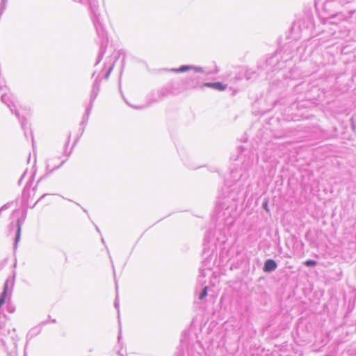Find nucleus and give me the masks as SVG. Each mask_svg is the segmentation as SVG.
I'll return each mask as SVG.
<instances>
[{
	"mask_svg": "<svg viewBox=\"0 0 356 356\" xmlns=\"http://www.w3.org/2000/svg\"><path fill=\"white\" fill-rule=\"evenodd\" d=\"M238 153L236 161L240 162L241 166L231 169L222 188V197H219L212 216L213 220L218 225H222L228 228L235 222L238 202H243L248 196L246 188L250 185L248 170L255 159L253 151L243 146L238 147Z\"/></svg>",
	"mask_w": 356,
	"mask_h": 356,
	"instance_id": "1",
	"label": "nucleus"
},
{
	"mask_svg": "<svg viewBox=\"0 0 356 356\" xmlns=\"http://www.w3.org/2000/svg\"><path fill=\"white\" fill-rule=\"evenodd\" d=\"M75 2H79L82 5L86 6L88 8L90 18L95 28L97 35L99 39V50L95 65H98L102 60L108 45V36L105 30L104 26L102 23V15L99 9L98 0H73Z\"/></svg>",
	"mask_w": 356,
	"mask_h": 356,
	"instance_id": "2",
	"label": "nucleus"
},
{
	"mask_svg": "<svg viewBox=\"0 0 356 356\" xmlns=\"http://www.w3.org/2000/svg\"><path fill=\"white\" fill-rule=\"evenodd\" d=\"M119 88L121 95L124 100L125 101V102L130 107L139 110L144 109L152 104L159 103L162 102L165 98L169 96H175L180 93L179 84L170 81L160 88H155L151 90L146 96V104L136 106L131 105L128 102H127L121 90L120 83H119Z\"/></svg>",
	"mask_w": 356,
	"mask_h": 356,
	"instance_id": "3",
	"label": "nucleus"
},
{
	"mask_svg": "<svg viewBox=\"0 0 356 356\" xmlns=\"http://www.w3.org/2000/svg\"><path fill=\"white\" fill-rule=\"evenodd\" d=\"M203 347L196 333L185 330L180 340V349L176 356H201Z\"/></svg>",
	"mask_w": 356,
	"mask_h": 356,
	"instance_id": "4",
	"label": "nucleus"
},
{
	"mask_svg": "<svg viewBox=\"0 0 356 356\" xmlns=\"http://www.w3.org/2000/svg\"><path fill=\"white\" fill-rule=\"evenodd\" d=\"M19 340L16 330L8 323L0 322V348L8 356H17V343Z\"/></svg>",
	"mask_w": 356,
	"mask_h": 356,
	"instance_id": "5",
	"label": "nucleus"
},
{
	"mask_svg": "<svg viewBox=\"0 0 356 356\" xmlns=\"http://www.w3.org/2000/svg\"><path fill=\"white\" fill-rule=\"evenodd\" d=\"M313 28V16L310 13H306L293 23L290 29V39L297 40L301 38L302 33L309 31Z\"/></svg>",
	"mask_w": 356,
	"mask_h": 356,
	"instance_id": "6",
	"label": "nucleus"
},
{
	"mask_svg": "<svg viewBox=\"0 0 356 356\" xmlns=\"http://www.w3.org/2000/svg\"><path fill=\"white\" fill-rule=\"evenodd\" d=\"M280 56L277 51L261 58L257 63V68L267 76L283 69V62L280 60Z\"/></svg>",
	"mask_w": 356,
	"mask_h": 356,
	"instance_id": "7",
	"label": "nucleus"
},
{
	"mask_svg": "<svg viewBox=\"0 0 356 356\" xmlns=\"http://www.w3.org/2000/svg\"><path fill=\"white\" fill-rule=\"evenodd\" d=\"M1 101L2 103L6 104L11 111L13 114H14L17 118L19 120L22 129L24 132V135L27 137V131H26V125L27 120L24 117H21L19 112L17 111L16 106L15 97L13 94L3 93L1 95Z\"/></svg>",
	"mask_w": 356,
	"mask_h": 356,
	"instance_id": "8",
	"label": "nucleus"
},
{
	"mask_svg": "<svg viewBox=\"0 0 356 356\" xmlns=\"http://www.w3.org/2000/svg\"><path fill=\"white\" fill-rule=\"evenodd\" d=\"M304 48L300 46H298L296 42L290 41L282 47V49H277L276 51L279 53L280 56V60L283 62V67L284 68L288 62H290L293 58L294 50L300 51Z\"/></svg>",
	"mask_w": 356,
	"mask_h": 356,
	"instance_id": "9",
	"label": "nucleus"
},
{
	"mask_svg": "<svg viewBox=\"0 0 356 356\" xmlns=\"http://www.w3.org/2000/svg\"><path fill=\"white\" fill-rule=\"evenodd\" d=\"M304 48L300 46H298L296 42L290 41L282 47V49H277L276 51L279 53L280 56V60L283 62V67L284 68L288 62H290L293 58L294 50L300 51Z\"/></svg>",
	"mask_w": 356,
	"mask_h": 356,
	"instance_id": "10",
	"label": "nucleus"
},
{
	"mask_svg": "<svg viewBox=\"0 0 356 356\" xmlns=\"http://www.w3.org/2000/svg\"><path fill=\"white\" fill-rule=\"evenodd\" d=\"M212 266V257L210 255L204 259L202 266L200 268V275L197 278L198 284L203 285L206 283L204 278L209 274H213Z\"/></svg>",
	"mask_w": 356,
	"mask_h": 356,
	"instance_id": "11",
	"label": "nucleus"
},
{
	"mask_svg": "<svg viewBox=\"0 0 356 356\" xmlns=\"http://www.w3.org/2000/svg\"><path fill=\"white\" fill-rule=\"evenodd\" d=\"M15 279V272H13V277H8L3 284V291L0 294V309L3 305L5 304L8 296H11L13 288L14 286Z\"/></svg>",
	"mask_w": 356,
	"mask_h": 356,
	"instance_id": "12",
	"label": "nucleus"
},
{
	"mask_svg": "<svg viewBox=\"0 0 356 356\" xmlns=\"http://www.w3.org/2000/svg\"><path fill=\"white\" fill-rule=\"evenodd\" d=\"M26 214H27V209L26 208H24V209H23L22 216L20 218H17L16 225H15L14 222H11L10 224V229H13L15 226L16 227V233H15V241H14V244H13L15 249L17 248V243L20 240L22 226L26 220Z\"/></svg>",
	"mask_w": 356,
	"mask_h": 356,
	"instance_id": "13",
	"label": "nucleus"
},
{
	"mask_svg": "<svg viewBox=\"0 0 356 356\" xmlns=\"http://www.w3.org/2000/svg\"><path fill=\"white\" fill-rule=\"evenodd\" d=\"M170 70L175 73H184L190 70H193L194 74H204L206 75L208 74L204 68L192 65H183L178 68H172Z\"/></svg>",
	"mask_w": 356,
	"mask_h": 356,
	"instance_id": "14",
	"label": "nucleus"
},
{
	"mask_svg": "<svg viewBox=\"0 0 356 356\" xmlns=\"http://www.w3.org/2000/svg\"><path fill=\"white\" fill-rule=\"evenodd\" d=\"M355 13V10H350L348 12V15L343 12H339L335 14H331L330 17H328V22L332 24H337L340 21H343L350 18Z\"/></svg>",
	"mask_w": 356,
	"mask_h": 356,
	"instance_id": "15",
	"label": "nucleus"
},
{
	"mask_svg": "<svg viewBox=\"0 0 356 356\" xmlns=\"http://www.w3.org/2000/svg\"><path fill=\"white\" fill-rule=\"evenodd\" d=\"M203 79L198 75L193 74L186 77L184 80V84L188 88L195 89L202 88Z\"/></svg>",
	"mask_w": 356,
	"mask_h": 356,
	"instance_id": "16",
	"label": "nucleus"
},
{
	"mask_svg": "<svg viewBox=\"0 0 356 356\" xmlns=\"http://www.w3.org/2000/svg\"><path fill=\"white\" fill-rule=\"evenodd\" d=\"M235 254L236 256L234 258L229 259L231 270L238 268L244 261V254L241 253V250H236Z\"/></svg>",
	"mask_w": 356,
	"mask_h": 356,
	"instance_id": "17",
	"label": "nucleus"
},
{
	"mask_svg": "<svg viewBox=\"0 0 356 356\" xmlns=\"http://www.w3.org/2000/svg\"><path fill=\"white\" fill-rule=\"evenodd\" d=\"M48 323H49L48 320L42 321L36 326L30 329L29 331L28 332V333L26 334V343H28L33 337L38 335L41 332V331L42 330V327L45 325H47Z\"/></svg>",
	"mask_w": 356,
	"mask_h": 356,
	"instance_id": "18",
	"label": "nucleus"
},
{
	"mask_svg": "<svg viewBox=\"0 0 356 356\" xmlns=\"http://www.w3.org/2000/svg\"><path fill=\"white\" fill-rule=\"evenodd\" d=\"M277 268V262L273 259H268L264 263L263 270L265 273H270Z\"/></svg>",
	"mask_w": 356,
	"mask_h": 356,
	"instance_id": "19",
	"label": "nucleus"
},
{
	"mask_svg": "<svg viewBox=\"0 0 356 356\" xmlns=\"http://www.w3.org/2000/svg\"><path fill=\"white\" fill-rule=\"evenodd\" d=\"M100 83H101V79L98 76L95 79L94 83L92 86L90 98L91 99V102H94L98 95L99 91L100 90Z\"/></svg>",
	"mask_w": 356,
	"mask_h": 356,
	"instance_id": "20",
	"label": "nucleus"
},
{
	"mask_svg": "<svg viewBox=\"0 0 356 356\" xmlns=\"http://www.w3.org/2000/svg\"><path fill=\"white\" fill-rule=\"evenodd\" d=\"M33 179H34V175H33L30 177L29 180L27 181V183L26 184V185L23 189V191H22V204L23 205H25L28 203L29 188H30L31 186L32 185Z\"/></svg>",
	"mask_w": 356,
	"mask_h": 356,
	"instance_id": "21",
	"label": "nucleus"
},
{
	"mask_svg": "<svg viewBox=\"0 0 356 356\" xmlns=\"http://www.w3.org/2000/svg\"><path fill=\"white\" fill-rule=\"evenodd\" d=\"M120 51H118L116 52H114L112 54L109 63L111 62L113 60V61L109 65V66L108 67V70H107L106 72L104 74V78L106 79H107L109 77L110 74L111 73V72H112V70H113V69L114 67V65H115V61L119 58V57L120 56V54H121Z\"/></svg>",
	"mask_w": 356,
	"mask_h": 356,
	"instance_id": "22",
	"label": "nucleus"
},
{
	"mask_svg": "<svg viewBox=\"0 0 356 356\" xmlns=\"http://www.w3.org/2000/svg\"><path fill=\"white\" fill-rule=\"evenodd\" d=\"M341 3L342 0H326L323 3V10L325 12L330 13L332 8L336 7Z\"/></svg>",
	"mask_w": 356,
	"mask_h": 356,
	"instance_id": "23",
	"label": "nucleus"
},
{
	"mask_svg": "<svg viewBox=\"0 0 356 356\" xmlns=\"http://www.w3.org/2000/svg\"><path fill=\"white\" fill-rule=\"evenodd\" d=\"M66 160H64L59 165H55L54 167L53 168H51L50 167V164L49 163H47L46 164V173L44 176L41 177L40 178V179L38 181L37 184H38L43 178L49 176V175H51V173H53L55 170H58V168H60L65 163Z\"/></svg>",
	"mask_w": 356,
	"mask_h": 356,
	"instance_id": "24",
	"label": "nucleus"
},
{
	"mask_svg": "<svg viewBox=\"0 0 356 356\" xmlns=\"http://www.w3.org/2000/svg\"><path fill=\"white\" fill-rule=\"evenodd\" d=\"M259 76V73L251 69L247 70L245 73V78L248 81L254 80Z\"/></svg>",
	"mask_w": 356,
	"mask_h": 356,
	"instance_id": "25",
	"label": "nucleus"
},
{
	"mask_svg": "<svg viewBox=\"0 0 356 356\" xmlns=\"http://www.w3.org/2000/svg\"><path fill=\"white\" fill-rule=\"evenodd\" d=\"M341 329H339L337 332H339ZM348 332L347 331H344L343 329H341V334L337 339V342L338 343H342L346 342L348 340Z\"/></svg>",
	"mask_w": 356,
	"mask_h": 356,
	"instance_id": "26",
	"label": "nucleus"
},
{
	"mask_svg": "<svg viewBox=\"0 0 356 356\" xmlns=\"http://www.w3.org/2000/svg\"><path fill=\"white\" fill-rule=\"evenodd\" d=\"M200 285L202 287L197 296H198V299L200 300H202L208 295V286H204V284H203V285L200 284Z\"/></svg>",
	"mask_w": 356,
	"mask_h": 356,
	"instance_id": "27",
	"label": "nucleus"
},
{
	"mask_svg": "<svg viewBox=\"0 0 356 356\" xmlns=\"http://www.w3.org/2000/svg\"><path fill=\"white\" fill-rule=\"evenodd\" d=\"M211 236H213V233L211 230H209L206 233L204 238V250L206 249V246L207 245V243H209L211 241ZM204 254H205V250L204 251Z\"/></svg>",
	"mask_w": 356,
	"mask_h": 356,
	"instance_id": "28",
	"label": "nucleus"
},
{
	"mask_svg": "<svg viewBox=\"0 0 356 356\" xmlns=\"http://www.w3.org/2000/svg\"><path fill=\"white\" fill-rule=\"evenodd\" d=\"M213 89H215V90H217L219 91H223L227 88V85L223 84L222 83L219 82V81L213 82Z\"/></svg>",
	"mask_w": 356,
	"mask_h": 356,
	"instance_id": "29",
	"label": "nucleus"
},
{
	"mask_svg": "<svg viewBox=\"0 0 356 356\" xmlns=\"http://www.w3.org/2000/svg\"><path fill=\"white\" fill-rule=\"evenodd\" d=\"M317 264H318V262L316 260H313V259H307V260L305 261L303 263V264L306 267H309V268H314L317 265Z\"/></svg>",
	"mask_w": 356,
	"mask_h": 356,
	"instance_id": "30",
	"label": "nucleus"
},
{
	"mask_svg": "<svg viewBox=\"0 0 356 356\" xmlns=\"http://www.w3.org/2000/svg\"><path fill=\"white\" fill-rule=\"evenodd\" d=\"M346 353L350 356H356V344H352L346 350Z\"/></svg>",
	"mask_w": 356,
	"mask_h": 356,
	"instance_id": "31",
	"label": "nucleus"
},
{
	"mask_svg": "<svg viewBox=\"0 0 356 356\" xmlns=\"http://www.w3.org/2000/svg\"><path fill=\"white\" fill-rule=\"evenodd\" d=\"M93 102H91V99H90V104L86 107L85 113H84V114L83 115L88 116V117L90 116V114L92 106H93Z\"/></svg>",
	"mask_w": 356,
	"mask_h": 356,
	"instance_id": "32",
	"label": "nucleus"
},
{
	"mask_svg": "<svg viewBox=\"0 0 356 356\" xmlns=\"http://www.w3.org/2000/svg\"><path fill=\"white\" fill-rule=\"evenodd\" d=\"M6 309L8 313L12 314L15 311V307L8 301L6 304Z\"/></svg>",
	"mask_w": 356,
	"mask_h": 356,
	"instance_id": "33",
	"label": "nucleus"
},
{
	"mask_svg": "<svg viewBox=\"0 0 356 356\" xmlns=\"http://www.w3.org/2000/svg\"><path fill=\"white\" fill-rule=\"evenodd\" d=\"M70 138H71V134H69L68 137H67V142H66V143H65V152H64V154H65V156H67V157H68V156H70V154H71V153H72V150H70L69 152H66V149H67V147H68V145H69V143H70Z\"/></svg>",
	"mask_w": 356,
	"mask_h": 356,
	"instance_id": "34",
	"label": "nucleus"
},
{
	"mask_svg": "<svg viewBox=\"0 0 356 356\" xmlns=\"http://www.w3.org/2000/svg\"><path fill=\"white\" fill-rule=\"evenodd\" d=\"M268 297V294L267 292L263 291L261 293V300L263 305H266Z\"/></svg>",
	"mask_w": 356,
	"mask_h": 356,
	"instance_id": "35",
	"label": "nucleus"
},
{
	"mask_svg": "<svg viewBox=\"0 0 356 356\" xmlns=\"http://www.w3.org/2000/svg\"><path fill=\"white\" fill-rule=\"evenodd\" d=\"M6 3L7 0H0V17L6 8Z\"/></svg>",
	"mask_w": 356,
	"mask_h": 356,
	"instance_id": "36",
	"label": "nucleus"
},
{
	"mask_svg": "<svg viewBox=\"0 0 356 356\" xmlns=\"http://www.w3.org/2000/svg\"><path fill=\"white\" fill-rule=\"evenodd\" d=\"M262 208L267 211L268 213L270 212V209L268 207V200H264V201L262 203Z\"/></svg>",
	"mask_w": 356,
	"mask_h": 356,
	"instance_id": "37",
	"label": "nucleus"
},
{
	"mask_svg": "<svg viewBox=\"0 0 356 356\" xmlns=\"http://www.w3.org/2000/svg\"><path fill=\"white\" fill-rule=\"evenodd\" d=\"M89 117L83 115L82 116V120L80 123V126H86L88 122Z\"/></svg>",
	"mask_w": 356,
	"mask_h": 356,
	"instance_id": "38",
	"label": "nucleus"
},
{
	"mask_svg": "<svg viewBox=\"0 0 356 356\" xmlns=\"http://www.w3.org/2000/svg\"><path fill=\"white\" fill-rule=\"evenodd\" d=\"M12 203H13V202H8V203H6V204L3 205V206L0 208V216L1 215V213H2V211H4V210H6V209H8V208L10 207V205H11V204H12Z\"/></svg>",
	"mask_w": 356,
	"mask_h": 356,
	"instance_id": "39",
	"label": "nucleus"
},
{
	"mask_svg": "<svg viewBox=\"0 0 356 356\" xmlns=\"http://www.w3.org/2000/svg\"><path fill=\"white\" fill-rule=\"evenodd\" d=\"M216 239V241H218V242L222 243H225V241L227 240L225 234L222 236H217Z\"/></svg>",
	"mask_w": 356,
	"mask_h": 356,
	"instance_id": "40",
	"label": "nucleus"
},
{
	"mask_svg": "<svg viewBox=\"0 0 356 356\" xmlns=\"http://www.w3.org/2000/svg\"><path fill=\"white\" fill-rule=\"evenodd\" d=\"M213 82H207V83L202 82V88L207 87V88H213Z\"/></svg>",
	"mask_w": 356,
	"mask_h": 356,
	"instance_id": "41",
	"label": "nucleus"
},
{
	"mask_svg": "<svg viewBox=\"0 0 356 356\" xmlns=\"http://www.w3.org/2000/svg\"><path fill=\"white\" fill-rule=\"evenodd\" d=\"M6 88L5 81L0 75V90H3Z\"/></svg>",
	"mask_w": 356,
	"mask_h": 356,
	"instance_id": "42",
	"label": "nucleus"
},
{
	"mask_svg": "<svg viewBox=\"0 0 356 356\" xmlns=\"http://www.w3.org/2000/svg\"><path fill=\"white\" fill-rule=\"evenodd\" d=\"M118 296L117 295L116 296V298H115V302H114V307H115V309H117L118 313L119 314V302H118Z\"/></svg>",
	"mask_w": 356,
	"mask_h": 356,
	"instance_id": "43",
	"label": "nucleus"
},
{
	"mask_svg": "<svg viewBox=\"0 0 356 356\" xmlns=\"http://www.w3.org/2000/svg\"><path fill=\"white\" fill-rule=\"evenodd\" d=\"M47 194H44L42 195L37 201L35 204H33V206L31 207V208H34L35 207V205L40 201L42 200Z\"/></svg>",
	"mask_w": 356,
	"mask_h": 356,
	"instance_id": "44",
	"label": "nucleus"
},
{
	"mask_svg": "<svg viewBox=\"0 0 356 356\" xmlns=\"http://www.w3.org/2000/svg\"><path fill=\"white\" fill-rule=\"evenodd\" d=\"M106 249H108V248H107L106 246ZM107 252H108V253L109 259H110V260H111V264H112V267H113V272L115 273L114 266H113V261H112L111 256L109 254V251H108V250H107Z\"/></svg>",
	"mask_w": 356,
	"mask_h": 356,
	"instance_id": "45",
	"label": "nucleus"
},
{
	"mask_svg": "<svg viewBox=\"0 0 356 356\" xmlns=\"http://www.w3.org/2000/svg\"><path fill=\"white\" fill-rule=\"evenodd\" d=\"M302 86V84H298L294 86V91H298L299 88Z\"/></svg>",
	"mask_w": 356,
	"mask_h": 356,
	"instance_id": "46",
	"label": "nucleus"
},
{
	"mask_svg": "<svg viewBox=\"0 0 356 356\" xmlns=\"http://www.w3.org/2000/svg\"><path fill=\"white\" fill-rule=\"evenodd\" d=\"M81 128H80L79 131H81V136L83 134L85 130V126H81Z\"/></svg>",
	"mask_w": 356,
	"mask_h": 356,
	"instance_id": "47",
	"label": "nucleus"
},
{
	"mask_svg": "<svg viewBox=\"0 0 356 356\" xmlns=\"http://www.w3.org/2000/svg\"><path fill=\"white\" fill-rule=\"evenodd\" d=\"M120 339H121V329L120 328L119 334L118 337V343L120 342Z\"/></svg>",
	"mask_w": 356,
	"mask_h": 356,
	"instance_id": "48",
	"label": "nucleus"
},
{
	"mask_svg": "<svg viewBox=\"0 0 356 356\" xmlns=\"http://www.w3.org/2000/svg\"><path fill=\"white\" fill-rule=\"evenodd\" d=\"M279 103H280V104H284V103L282 102V100H281V99H280V100L275 101V102H274V106H276V105H277V104H279Z\"/></svg>",
	"mask_w": 356,
	"mask_h": 356,
	"instance_id": "49",
	"label": "nucleus"
},
{
	"mask_svg": "<svg viewBox=\"0 0 356 356\" xmlns=\"http://www.w3.org/2000/svg\"><path fill=\"white\" fill-rule=\"evenodd\" d=\"M31 138H32V141H33V148L34 149L35 145H34V141H33V133L31 131Z\"/></svg>",
	"mask_w": 356,
	"mask_h": 356,
	"instance_id": "50",
	"label": "nucleus"
},
{
	"mask_svg": "<svg viewBox=\"0 0 356 356\" xmlns=\"http://www.w3.org/2000/svg\"><path fill=\"white\" fill-rule=\"evenodd\" d=\"M26 170L23 173V175H22V177H20L21 178V180H23L26 176Z\"/></svg>",
	"mask_w": 356,
	"mask_h": 356,
	"instance_id": "51",
	"label": "nucleus"
},
{
	"mask_svg": "<svg viewBox=\"0 0 356 356\" xmlns=\"http://www.w3.org/2000/svg\"><path fill=\"white\" fill-rule=\"evenodd\" d=\"M117 354L119 355V356H127V355H123L122 353H121L120 350H118L117 352Z\"/></svg>",
	"mask_w": 356,
	"mask_h": 356,
	"instance_id": "52",
	"label": "nucleus"
},
{
	"mask_svg": "<svg viewBox=\"0 0 356 356\" xmlns=\"http://www.w3.org/2000/svg\"><path fill=\"white\" fill-rule=\"evenodd\" d=\"M296 101H297V99H296H296L293 98V99H292V102H291V103H289V105H292V104H293L295 103V102H296Z\"/></svg>",
	"mask_w": 356,
	"mask_h": 356,
	"instance_id": "53",
	"label": "nucleus"
},
{
	"mask_svg": "<svg viewBox=\"0 0 356 356\" xmlns=\"http://www.w3.org/2000/svg\"><path fill=\"white\" fill-rule=\"evenodd\" d=\"M95 229H96V230H97L99 233H100V230H99V227H98L96 225H95Z\"/></svg>",
	"mask_w": 356,
	"mask_h": 356,
	"instance_id": "54",
	"label": "nucleus"
},
{
	"mask_svg": "<svg viewBox=\"0 0 356 356\" xmlns=\"http://www.w3.org/2000/svg\"><path fill=\"white\" fill-rule=\"evenodd\" d=\"M17 212H18V210L15 209V210L13 211V214L15 215Z\"/></svg>",
	"mask_w": 356,
	"mask_h": 356,
	"instance_id": "55",
	"label": "nucleus"
},
{
	"mask_svg": "<svg viewBox=\"0 0 356 356\" xmlns=\"http://www.w3.org/2000/svg\"><path fill=\"white\" fill-rule=\"evenodd\" d=\"M22 181V180H21V178H20L19 180L18 181V184L20 185Z\"/></svg>",
	"mask_w": 356,
	"mask_h": 356,
	"instance_id": "56",
	"label": "nucleus"
},
{
	"mask_svg": "<svg viewBox=\"0 0 356 356\" xmlns=\"http://www.w3.org/2000/svg\"><path fill=\"white\" fill-rule=\"evenodd\" d=\"M82 209H83V211L85 213H88V211H87L86 209L82 208Z\"/></svg>",
	"mask_w": 356,
	"mask_h": 356,
	"instance_id": "57",
	"label": "nucleus"
},
{
	"mask_svg": "<svg viewBox=\"0 0 356 356\" xmlns=\"http://www.w3.org/2000/svg\"><path fill=\"white\" fill-rule=\"evenodd\" d=\"M101 241H102V243H103V244H104V243H105V241H104V238H102Z\"/></svg>",
	"mask_w": 356,
	"mask_h": 356,
	"instance_id": "58",
	"label": "nucleus"
},
{
	"mask_svg": "<svg viewBox=\"0 0 356 356\" xmlns=\"http://www.w3.org/2000/svg\"><path fill=\"white\" fill-rule=\"evenodd\" d=\"M51 322H52L54 323H56V319H51Z\"/></svg>",
	"mask_w": 356,
	"mask_h": 356,
	"instance_id": "59",
	"label": "nucleus"
},
{
	"mask_svg": "<svg viewBox=\"0 0 356 356\" xmlns=\"http://www.w3.org/2000/svg\"><path fill=\"white\" fill-rule=\"evenodd\" d=\"M221 230V227H219L218 229H217L215 232H217V231H220Z\"/></svg>",
	"mask_w": 356,
	"mask_h": 356,
	"instance_id": "60",
	"label": "nucleus"
},
{
	"mask_svg": "<svg viewBox=\"0 0 356 356\" xmlns=\"http://www.w3.org/2000/svg\"><path fill=\"white\" fill-rule=\"evenodd\" d=\"M107 65H108V63H107V62H106V63H104V67H106L107 66Z\"/></svg>",
	"mask_w": 356,
	"mask_h": 356,
	"instance_id": "61",
	"label": "nucleus"
},
{
	"mask_svg": "<svg viewBox=\"0 0 356 356\" xmlns=\"http://www.w3.org/2000/svg\"><path fill=\"white\" fill-rule=\"evenodd\" d=\"M308 234H309V232H307L306 233V234H305V237H306V238L307 237Z\"/></svg>",
	"mask_w": 356,
	"mask_h": 356,
	"instance_id": "62",
	"label": "nucleus"
},
{
	"mask_svg": "<svg viewBox=\"0 0 356 356\" xmlns=\"http://www.w3.org/2000/svg\"><path fill=\"white\" fill-rule=\"evenodd\" d=\"M122 62H123V63L124 62V56H123Z\"/></svg>",
	"mask_w": 356,
	"mask_h": 356,
	"instance_id": "63",
	"label": "nucleus"
},
{
	"mask_svg": "<svg viewBox=\"0 0 356 356\" xmlns=\"http://www.w3.org/2000/svg\"><path fill=\"white\" fill-rule=\"evenodd\" d=\"M234 252V250H229V253H230V252Z\"/></svg>",
	"mask_w": 356,
	"mask_h": 356,
	"instance_id": "64",
	"label": "nucleus"
}]
</instances>
